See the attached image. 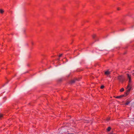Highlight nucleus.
I'll return each instance as SVG.
<instances>
[{"label":"nucleus","instance_id":"nucleus-2","mask_svg":"<svg viewBox=\"0 0 134 134\" xmlns=\"http://www.w3.org/2000/svg\"><path fill=\"white\" fill-rule=\"evenodd\" d=\"M118 79L120 82H123L125 80L124 77L122 75H119L118 77Z\"/></svg>","mask_w":134,"mask_h":134},{"label":"nucleus","instance_id":"nucleus-4","mask_svg":"<svg viewBox=\"0 0 134 134\" xmlns=\"http://www.w3.org/2000/svg\"><path fill=\"white\" fill-rule=\"evenodd\" d=\"M130 102V101L127 100V101L126 103L125 104V105H128Z\"/></svg>","mask_w":134,"mask_h":134},{"label":"nucleus","instance_id":"nucleus-1","mask_svg":"<svg viewBox=\"0 0 134 134\" xmlns=\"http://www.w3.org/2000/svg\"><path fill=\"white\" fill-rule=\"evenodd\" d=\"M127 77L129 79V83L128 86H127V90L126 92L125 93V95H121L120 96H117L115 97L116 98H120L124 97L128 95L132 88V84L131 80V78L130 76L128 74H127Z\"/></svg>","mask_w":134,"mask_h":134},{"label":"nucleus","instance_id":"nucleus-5","mask_svg":"<svg viewBox=\"0 0 134 134\" xmlns=\"http://www.w3.org/2000/svg\"><path fill=\"white\" fill-rule=\"evenodd\" d=\"M75 80H71L70 82V83L71 84H72L73 83H74L75 82Z\"/></svg>","mask_w":134,"mask_h":134},{"label":"nucleus","instance_id":"nucleus-14","mask_svg":"<svg viewBox=\"0 0 134 134\" xmlns=\"http://www.w3.org/2000/svg\"><path fill=\"white\" fill-rule=\"evenodd\" d=\"M68 134H74L71 133H68Z\"/></svg>","mask_w":134,"mask_h":134},{"label":"nucleus","instance_id":"nucleus-7","mask_svg":"<svg viewBox=\"0 0 134 134\" xmlns=\"http://www.w3.org/2000/svg\"><path fill=\"white\" fill-rule=\"evenodd\" d=\"M4 12V11L2 9H0V12L1 13H3Z\"/></svg>","mask_w":134,"mask_h":134},{"label":"nucleus","instance_id":"nucleus-6","mask_svg":"<svg viewBox=\"0 0 134 134\" xmlns=\"http://www.w3.org/2000/svg\"><path fill=\"white\" fill-rule=\"evenodd\" d=\"M111 129V128L110 127H108L107 129V131H109L110 129Z\"/></svg>","mask_w":134,"mask_h":134},{"label":"nucleus","instance_id":"nucleus-11","mask_svg":"<svg viewBox=\"0 0 134 134\" xmlns=\"http://www.w3.org/2000/svg\"><path fill=\"white\" fill-rule=\"evenodd\" d=\"M3 116V115L1 114H0V118L2 117Z\"/></svg>","mask_w":134,"mask_h":134},{"label":"nucleus","instance_id":"nucleus-9","mask_svg":"<svg viewBox=\"0 0 134 134\" xmlns=\"http://www.w3.org/2000/svg\"><path fill=\"white\" fill-rule=\"evenodd\" d=\"M92 37L93 38H94L96 37V35H93Z\"/></svg>","mask_w":134,"mask_h":134},{"label":"nucleus","instance_id":"nucleus-10","mask_svg":"<svg viewBox=\"0 0 134 134\" xmlns=\"http://www.w3.org/2000/svg\"><path fill=\"white\" fill-rule=\"evenodd\" d=\"M104 86L103 85L101 86L100 87V88L101 89H103L104 88Z\"/></svg>","mask_w":134,"mask_h":134},{"label":"nucleus","instance_id":"nucleus-15","mask_svg":"<svg viewBox=\"0 0 134 134\" xmlns=\"http://www.w3.org/2000/svg\"><path fill=\"white\" fill-rule=\"evenodd\" d=\"M109 120V119H107V120H108H108Z\"/></svg>","mask_w":134,"mask_h":134},{"label":"nucleus","instance_id":"nucleus-3","mask_svg":"<svg viewBox=\"0 0 134 134\" xmlns=\"http://www.w3.org/2000/svg\"><path fill=\"white\" fill-rule=\"evenodd\" d=\"M110 74V72L109 71H105V75L108 76Z\"/></svg>","mask_w":134,"mask_h":134},{"label":"nucleus","instance_id":"nucleus-12","mask_svg":"<svg viewBox=\"0 0 134 134\" xmlns=\"http://www.w3.org/2000/svg\"><path fill=\"white\" fill-rule=\"evenodd\" d=\"M120 8H117V10H120Z\"/></svg>","mask_w":134,"mask_h":134},{"label":"nucleus","instance_id":"nucleus-8","mask_svg":"<svg viewBox=\"0 0 134 134\" xmlns=\"http://www.w3.org/2000/svg\"><path fill=\"white\" fill-rule=\"evenodd\" d=\"M124 90V89L123 88H122L120 90V92H122Z\"/></svg>","mask_w":134,"mask_h":134},{"label":"nucleus","instance_id":"nucleus-13","mask_svg":"<svg viewBox=\"0 0 134 134\" xmlns=\"http://www.w3.org/2000/svg\"><path fill=\"white\" fill-rule=\"evenodd\" d=\"M62 54H60V55H59V57H61V56H62Z\"/></svg>","mask_w":134,"mask_h":134}]
</instances>
